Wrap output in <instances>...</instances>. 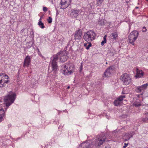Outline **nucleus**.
I'll list each match as a JSON object with an SVG mask.
<instances>
[{
    "instance_id": "5",
    "label": "nucleus",
    "mask_w": 148,
    "mask_h": 148,
    "mask_svg": "<svg viewBox=\"0 0 148 148\" xmlns=\"http://www.w3.org/2000/svg\"><path fill=\"white\" fill-rule=\"evenodd\" d=\"M64 69L63 70V73L65 75H68L71 74L73 72V67L72 64L71 63L66 64L64 66Z\"/></svg>"
},
{
    "instance_id": "14",
    "label": "nucleus",
    "mask_w": 148,
    "mask_h": 148,
    "mask_svg": "<svg viewBox=\"0 0 148 148\" xmlns=\"http://www.w3.org/2000/svg\"><path fill=\"white\" fill-rule=\"evenodd\" d=\"M30 56H27L24 59L23 66L24 67H28L31 62Z\"/></svg>"
},
{
    "instance_id": "10",
    "label": "nucleus",
    "mask_w": 148,
    "mask_h": 148,
    "mask_svg": "<svg viewBox=\"0 0 148 148\" xmlns=\"http://www.w3.org/2000/svg\"><path fill=\"white\" fill-rule=\"evenodd\" d=\"M71 0H61L60 4L61 8L64 9L67 8L70 5Z\"/></svg>"
},
{
    "instance_id": "27",
    "label": "nucleus",
    "mask_w": 148,
    "mask_h": 148,
    "mask_svg": "<svg viewBox=\"0 0 148 148\" xmlns=\"http://www.w3.org/2000/svg\"><path fill=\"white\" fill-rule=\"evenodd\" d=\"M134 105L136 107L139 106H141V104L140 103L137 102H134Z\"/></svg>"
},
{
    "instance_id": "23",
    "label": "nucleus",
    "mask_w": 148,
    "mask_h": 148,
    "mask_svg": "<svg viewBox=\"0 0 148 148\" xmlns=\"http://www.w3.org/2000/svg\"><path fill=\"white\" fill-rule=\"evenodd\" d=\"M104 0H97V6L100 5Z\"/></svg>"
},
{
    "instance_id": "36",
    "label": "nucleus",
    "mask_w": 148,
    "mask_h": 148,
    "mask_svg": "<svg viewBox=\"0 0 148 148\" xmlns=\"http://www.w3.org/2000/svg\"><path fill=\"white\" fill-rule=\"evenodd\" d=\"M70 87L69 86H68V87H67V89H69L70 88Z\"/></svg>"
},
{
    "instance_id": "26",
    "label": "nucleus",
    "mask_w": 148,
    "mask_h": 148,
    "mask_svg": "<svg viewBox=\"0 0 148 148\" xmlns=\"http://www.w3.org/2000/svg\"><path fill=\"white\" fill-rule=\"evenodd\" d=\"M52 18L50 17H49L48 19H47V21L48 23H52Z\"/></svg>"
},
{
    "instance_id": "20",
    "label": "nucleus",
    "mask_w": 148,
    "mask_h": 148,
    "mask_svg": "<svg viewBox=\"0 0 148 148\" xmlns=\"http://www.w3.org/2000/svg\"><path fill=\"white\" fill-rule=\"evenodd\" d=\"M38 25H39L40 27L42 29H43L45 27L44 23L40 21V22H38Z\"/></svg>"
},
{
    "instance_id": "35",
    "label": "nucleus",
    "mask_w": 148,
    "mask_h": 148,
    "mask_svg": "<svg viewBox=\"0 0 148 148\" xmlns=\"http://www.w3.org/2000/svg\"><path fill=\"white\" fill-rule=\"evenodd\" d=\"M122 93L123 94H125V93H124L123 91H122Z\"/></svg>"
},
{
    "instance_id": "6",
    "label": "nucleus",
    "mask_w": 148,
    "mask_h": 148,
    "mask_svg": "<svg viewBox=\"0 0 148 148\" xmlns=\"http://www.w3.org/2000/svg\"><path fill=\"white\" fill-rule=\"evenodd\" d=\"M120 79L123 84L128 85L132 82V79L129 75L127 73L122 74L120 77Z\"/></svg>"
},
{
    "instance_id": "2",
    "label": "nucleus",
    "mask_w": 148,
    "mask_h": 148,
    "mask_svg": "<svg viewBox=\"0 0 148 148\" xmlns=\"http://www.w3.org/2000/svg\"><path fill=\"white\" fill-rule=\"evenodd\" d=\"M67 53L66 52H60L58 53L56 55H54L51 58L52 60L50 62V64L52 66L53 71L56 73L57 68L58 65L57 64L56 61L58 60V56L60 55V60L62 62H64L66 61L68 58L67 56Z\"/></svg>"
},
{
    "instance_id": "18",
    "label": "nucleus",
    "mask_w": 148,
    "mask_h": 148,
    "mask_svg": "<svg viewBox=\"0 0 148 148\" xmlns=\"http://www.w3.org/2000/svg\"><path fill=\"white\" fill-rule=\"evenodd\" d=\"M118 34L116 32H114L112 34V39H113L114 40H116L118 38Z\"/></svg>"
},
{
    "instance_id": "30",
    "label": "nucleus",
    "mask_w": 148,
    "mask_h": 148,
    "mask_svg": "<svg viewBox=\"0 0 148 148\" xmlns=\"http://www.w3.org/2000/svg\"><path fill=\"white\" fill-rule=\"evenodd\" d=\"M43 10L44 12H46L47 10V9L46 7H44L43 8Z\"/></svg>"
},
{
    "instance_id": "7",
    "label": "nucleus",
    "mask_w": 148,
    "mask_h": 148,
    "mask_svg": "<svg viewBox=\"0 0 148 148\" xmlns=\"http://www.w3.org/2000/svg\"><path fill=\"white\" fill-rule=\"evenodd\" d=\"M138 35V32L136 31H134L130 33L128 38L129 42L134 45V42L136 39Z\"/></svg>"
},
{
    "instance_id": "3",
    "label": "nucleus",
    "mask_w": 148,
    "mask_h": 148,
    "mask_svg": "<svg viewBox=\"0 0 148 148\" xmlns=\"http://www.w3.org/2000/svg\"><path fill=\"white\" fill-rule=\"evenodd\" d=\"M16 96L15 93L10 92L9 95L4 97V101L7 107H8L14 102Z\"/></svg>"
},
{
    "instance_id": "8",
    "label": "nucleus",
    "mask_w": 148,
    "mask_h": 148,
    "mask_svg": "<svg viewBox=\"0 0 148 148\" xmlns=\"http://www.w3.org/2000/svg\"><path fill=\"white\" fill-rule=\"evenodd\" d=\"M8 76L6 75H4L3 73L0 74V87H2L5 86L6 83L8 82Z\"/></svg>"
},
{
    "instance_id": "37",
    "label": "nucleus",
    "mask_w": 148,
    "mask_h": 148,
    "mask_svg": "<svg viewBox=\"0 0 148 148\" xmlns=\"http://www.w3.org/2000/svg\"><path fill=\"white\" fill-rule=\"evenodd\" d=\"M138 8V7H136L135 8H137V9Z\"/></svg>"
},
{
    "instance_id": "28",
    "label": "nucleus",
    "mask_w": 148,
    "mask_h": 148,
    "mask_svg": "<svg viewBox=\"0 0 148 148\" xmlns=\"http://www.w3.org/2000/svg\"><path fill=\"white\" fill-rule=\"evenodd\" d=\"M143 121L144 122H148V118H146L143 119Z\"/></svg>"
},
{
    "instance_id": "1",
    "label": "nucleus",
    "mask_w": 148,
    "mask_h": 148,
    "mask_svg": "<svg viewBox=\"0 0 148 148\" xmlns=\"http://www.w3.org/2000/svg\"><path fill=\"white\" fill-rule=\"evenodd\" d=\"M106 138L105 136L101 135H97L95 138L93 139L91 145L88 142L82 143L80 145L83 148H90L95 146L96 147L100 146L106 141Z\"/></svg>"
},
{
    "instance_id": "15",
    "label": "nucleus",
    "mask_w": 148,
    "mask_h": 148,
    "mask_svg": "<svg viewBox=\"0 0 148 148\" xmlns=\"http://www.w3.org/2000/svg\"><path fill=\"white\" fill-rule=\"evenodd\" d=\"M134 134V133L133 132H131L126 134L125 136V141L129 140L132 137Z\"/></svg>"
},
{
    "instance_id": "16",
    "label": "nucleus",
    "mask_w": 148,
    "mask_h": 148,
    "mask_svg": "<svg viewBox=\"0 0 148 148\" xmlns=\"http://www.w3.org/2000/svg\"><path fill=\"white\" fill-rule=\"evenodd\" d=\"M143 75L144 72L142 70L137 69L136 74L135 76L136 78L141 77Z\"/></svg>"
},
{
    "instance_id": "4",
    "label": "nucleus",
    "mask_w": 148,
    "mask_h": 148,
    "mask_svg": "<svg viewBox=\"0 0 148 148\" xmlns=\"http://www.w3.org/2000/svg\"><path fill=\"white\" fill-rule=\"evenodd\" d=\"M95 34L91 30L87 32L84 36V40L87 42H91L95 38Z\"/></svg>"
},
{
    "instance_id": "21",
    "label": "nucleus",
    "mask_w": 148,
    "mask_h": 148,
    "mask_svg": "<svg viewBox=\"0 0 148 148\" xmlns=\"http://www.w3.org/2000/svg\"><path fill=\"white\" fill-rule=\"evenodd\" d=\"M107 37V36L105 35L104 37L103 38V40L101 42V45L102 46L104 45V44L106 43V37Z\"/></svg>"
},
{
    "instance_id": "33",
    "label": "nucleus",
    "mask_w": 148,
    "mask_h": 148,
    "mask_svg": "<svg viewBox=\"0 0 148 148\" xmlns=\"http://www.w3.org/2000/svg\"><path fill=\"white\" fill-rule=\"evenodd\" d=\"M41 18H42V17H40V19H39V22H40V21L42 22V21H41Z\"/></svg>"
},
{
    "instance_id": "32",
    "label": "nucleus",
    "mask_w": 148,
    "mask_h": 148,
    "mask_svg": "<svg viewBox=\"0 0 148 148\" xmlns=\"http://www.w3.org/2000/svg\"><path fill=\"white\" fill-rule=\"evenodd\" d=\"M88 42H87L86 43H84V45L85 47H86L87 46H88Z\"/></svg>"
},
{
    "instance_id": "25",
    "label": "nucleus",
    "mask_w": 148,
    "mask_h": 148,
    "mask_svg": "<svg viewBox=\"0 0 148 148\" xmlns=\"http://www.w3.org/2000/svg\"><path fill=\"white\" fill-rule=\"evenodd\" d=\"M88 42V46L86 47V49H89L90 47L91 46L92 44L90 42Z\"/></svg>"
},
{
    "instance_id": "34",
    "label": "nucleus",
    "mask_w": 148,
    "mask_h": 148,
    "mask_svg": "<svg viewBox=\"0 0 148 148\" xmlns=\"http://www.w3.org/2000/svg\"><path fill=\"white\" fill-rule=\"evenodd\" d=\"M82 65H81L80 67V71H81L82 70Z\"/></svg>"
},
{
    "instance_id": "29",
    "label": "nucleus",
    "mask_w": 148,
    "mask_h": 148,
    "mask_svg": "<svg viewBox=\"0 0 148 148\" xmlns=\"http://www.w3.org/2000/svg\"><path fill=\"white\" fill-rule=\"evenodd\" d=\"M146 31H147L146 28L145 27H143L142 32H146Z\"/></svg>"
},
{
    "instance_id": "39",
    "label": "nucleus",
    "mask_w": 148,
    "mask_h": 148,
    "mask_svg": "<svg viewBox=\"0 0 148 148\" xmlns=\"http://www.w3.org/2000/svg\"><path fill=\"white\" fill-rule=\"evenodd\" d=\"M147 1H148V0H146Z\"/></svg>"
},
{
    "instance_id": "9",
    "label": "nucleus",
    "mask_w": 148,
    "mask_h": 148,
    "mask_svg": "<svg viewBox=\"0 0 148 148\" xmlns=\"http://www.w3.org/2000/svg\"><path fill=\"white\" fill-rule=\"evenodd\" d=\"M114 68L113 66H110L104 72L103 77H110L114 72Z\"/></svg>"
},
{
    "instance_id": "22",
    "label": "nucleus",
    "mask_w": 148,
    "mask_h": 148,
    "mask_svg": "<svg viewBox=\"0 0 148 148\" xmlns=\"http://www.w3.org/2000/svg\"><path fill=\"white\" fill-rule=\"evenodd\" d=\"M114 52L113 51V50H109L108 51V55L112 56L114 55Z\"/></svg>"
},
{
    "instance_id": "12",
    "label": "nucleus",
    "mask_w": 148,
    "mask_h": 148,
    "mask_svg": "<svg viewBox=\"0 0 148 148\" xmlns=\"http://www.w3.org/2000/svg\"><path fill=\"white\" fill-rule=\"evenodd\" d=\"M82 31L80 29H79L76 31L74 34V37L76 40H80L82 38Z\"/></svg>"
},
{
    "instance_id": "11",
    "label": "nucleus",
    "mask_w": 148,
    "mask_h": 148,
    "mask_svg": "<svg viewBox=\"0 0 148 148\" xmlns=\"http://www.w3.org/2000/svg\"><path fill=\"white\" fill-rule=\"evenodd\" d=\"M82 11L80 9H76L73 10L71 12L70 15L72 17H76L82 12Z\"/></svg>"
},
{
    "instance_id": "38",
    "label": "nucleus",
    "mask_w": 148,
    "mask_h": 148,
    "mask_svg": "<svg viewBox=\"0 0 148 148\" xmlns=\"http://www.w3.org/2000/svg\"><path fill=\"white\" fill-rule=\"evenodd\" d=\"M106 64H107V62H106Z\"/></svg>"
},
{
    "instance_id": "31",
    "label": "nucleus",
    "mask_w": 148,
    "mask_h": 148,
    "mask_svg": "<svg viewBox=\"0 0 148 148\" xmlns=\"http://www.w3.org/2000/svg\"><path fill=\"white\" fill-rule=\"evenodd\" d=\"M128 145V143H124V146H123V147H126Z\"/></svg>"
},
{
    "instance_id": "17",
    "label": "nucleus",
    "mask_w": 148,
    "mask_h": 148,
    "mask_svg": "<svg viewBox=\"0 0 148 148\" xmlns=\"http://www.w3.org/2000/svg\"><path fill=\"white\" fill-rule=\"evenodd\" d=\"M4 111L3 109L1 108L0 110V122L2 120L4 116Z\"/></svg>"
},
{
    "instance_id": "13",
    "label": "nucleus",
    "mask_w": 148,
    "mask_h": 148,
    "mask_svg": "<svg viewBox=\"0 0 148 148\" xmlns=\"http://www.w3.org/2000/svg\"><path fill=\"white\" fill-rule=\"evenodd\" d=\"M148 86V83L140 86H138L137 88V91L138 92H141L145 90Z\"/></svg>"
},
{
    "instance_id": "24",
    "label": "nucleus",
    "mask_w": 148,
    "mask_h": 148,
    "mask_svg": "<svg viewBox=\"0 0 148 148\" xmlns=\"http://www.w3.org/2000/svg\"><path fill=\"white\" fill-rule=\"evenodd\" d=\"M125 95H121L117 99L119 100L121 102L123 100V99L124 98H125Z\"/></svg>"
},
{
    "instance_id": "19",
    "label": "nucleus",
    "mask_w": 148,
    "mask_h": 148,
    "mask_svg": "<svg viewBox=\"0 0 148 148\" xmlns=\"http://www.w3.org/2000/svg\"><path fill=\"white\" fill-rule=\"evenodd\" d=\"M121 102L118 99L116 100L114 102V105L117 106H120L121 105Z\"/></svg>"
}]
</instances>
